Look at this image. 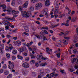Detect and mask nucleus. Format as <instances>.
Masks as SVG:
<instances>
[{
  "label": "nucleus",
  "mask_w": 78,
  "mask_h": 78,
  "mask_svg": "<svg viewBox=\"0 0 78 78\" xmlns=\"http://www.w3.org/2000/svg\"><path fill=\"white\" fill-rule=\"evenodd\" d=\"M6 56L8 59H9L10 58V54L9 53H7L6 54Z\"/></svg>",
  "instance_id": "nucleus-23"
},
{
  "label": "nucleus",
  "mask_w": 78,
  "mask_h": 78,
  "mask_svg": "<svg viewBox=\"0 0 78 78\" xmlns=\"http://www.w3.org/2000/svg\"><path fill=\"white\" fill-rule=\"evenodd\" d=\"M58 9H55V10L54 11V12L55 14H58Z\"/></svg>",
  "instance_id": "nucleus-37"
},
{
  "label": "nucleus",
  "mask_w": 78,
  "mask_h": 78,
  "mask_svg": "<svg viewBox=\"0 0 78 78\" xmlns=\"http://www.w3.org/2000/svg\"><path fill=\"white\" fill-rule=\"evenodd\" d=\"M8 10L5 9L3 10V11H4V12H5V11H7L8 12H11V8L9 6H8Z\"/></svg>",
  "instance_id": "nucleus-9"
},
{
  "label": "nucleus",
  "mask_w": 78,
  "mask_h": 78,
  "mask_svg": "<svg viewBox=\"0 0 78 78\" xmlns=\"http://www.w3.org/2000/svg\"><path fill=\"white\" fill-rule=\"evenodd\" d=\"M78 19V18L77 17H74L73 18L72 20H71V22H76V20Z\"/></svg>",
  "instance_id": "nucleus-13"
},
{
  "label": "nucleus",
  "mask_w": 78,
  "mask_h": 78,
  "mask_svg": "<svg viewBox=\"0 0 78 78\" xmlns=\"http://www.w3.org/2000/svg\"><path fill=\"white\" fill-rule=\"evenodd\" d=\"M35 62L34 61V60H32L30 62V64H34Z\"/></svg>",
  "instance_id": "nucleus-38"
},
{
  "label": "nucleus",
  "mask_w": 78,
  "mask_h": 78,
  "mask_svg": "<svg viewBox=\"0 0 78 78\" xmlns=\"http://www.w3.org/2000/svg\"><path fill=\"white\" fill-rule=\"evenodd\" d=\"M4 44H0V48L2 49H4Z\"/></svg>",
  "instance_id": "nucleus-25"
},
{
  "label": "nucleus",
  "mask_w": 78,
  "mask_h": 78,
  "mask_svg": "<svg viewBox=\"0 0 78 78\" xmlns=\"http://www.w3.org/2000/svg\"><path fill=\"white\" fill-rule=\"evenodd\" d=\"M28 1H26L25 3L23 5V8H27L28 7Z\"/></svg>",
  "instance_id": "nucleus-8"
},
{
  "label": "nucleus",
  "mask_w": 78,
  "mask_h": 78,
  "mask_svg": "<svg viewBox=\"0 0 78 78\" xmlns=\"http://www.w3.org/2000/svg\"><path fill=\"white\" fill-rule=\"evenodd\" d=\"M12 74H10L8 76L7 78H12Z\"/></svg>",
  "instance_id": "nucleus-55"
},
{
  "label": "nucleus",
  "mask_w": 78,
  "mask_h": 78,
  "mask_svg": "<svg viewBox=\"0 0 78 78\" xmlns=\"http://www.w3.org/2000/svg\"><path fill=\"white\" fill-rule=\"evenodd\" d=\"M7 25H8L9 27H11L12 28H14V26L13 25H12L9 22H8L7 23Z\"/></svg>",
  "instance_id": "nucleus-15"
},
{
  "label": "nucleus",
  "mask_w": 78,
  "mask_h": 78,
  "mask_svg": "<svg viewBox=\"0 0 78 78\" xmlns=\"http://www.w3.org/2000/svg\"><path fill=\"white\" fill-rule=\"evenodd\" d=\"M9 50H11L12 49V48H13V47L12 46V45L11 44H10L9 45Z\"/></svg>",
  "instance_id": "nucleus-26"
},
{
  "label": "nucleus",
  "mask_w": 78,
  "mask_h": 78,
  "mask_svg": "<svg viewBox=\"0 0 78 78\" xmlns=\"http://www.w3.org/2000/svg\"><path fill=\"white\" fill-rule=\"evenodd\" d=\"M42 6V4L41 3L37 4L35 7V9L36 10L39 9Z\"/></svg>",
  "instance_id": "nucleus-3"
},
{
  "label": "nucleus",
  "mask_w": 78,
  "mask_h": 78,
  "mask_svg": "<svg viewBox=\"0 0 78 78\" xmlns=\"http://www.w3.org/2000/svg\"><path fill=\"white\" fill-rule=\"evenodd\" d=\"M48 59V58H47L43 57V56H42V59H41V61H42V60H46L47 59Z\"/></svg>",
  "instance_id": "nucleus-44"
},
{
  "label": "nucleus",
  "mask_w": 78,
  "mask_h": 78,
  "mask_svg": "<svg viewBox=\"0 0 78 78\" xmlns=\"http://www.w3.org/2000/svg\"><path fill=\"white\" fill-rule=\"evenodd\" d=\"M23 9V8L21 6H20L19 7V11H20L21 12H22V10Z\"/></svg>",
  "instance_id": "nucleus-28"
},
{
  "label": "nucleus",
  "mask_w": 78,
  "mask_h": 78,
  "mask_svg": "<svg viewBox=\"0 0 78 78\" xmlns=\"http://www.w3.org/2000/svg\"><path fill=\"white\" fill-rule=\"evenodd\" d=\"M44 31V33L45 34H48V32L46 30H45Z\"/></svg>",
  "instance_id": "nucleus-64"
},
{
  "label": "nucleus",
  "mask_w": 78,
  "mask_h": 78,
  "mask_svg": "<svg viewBox=\"0 0 78 78\" xmlns=\"http://www.w3.org/2000/svg\"><path fill=\"white\" fill-rule=\"evenodd\" d=\"M5 30H8V29H9V27L8 26H6L5 27Z\"/></svg>",
  "instance_id": "nucleus-50"
},
{
  "label": "nucleus",
  "mask_w": 78,
  "mask_h": 78,
  "mask_svg": "<svg viewBox=\"0 0 78 78\" xmlns=\"http://www.w3.org/2000/svg\"><path fill=\"white\" fill-rule=\"evenodd\" d=\"M68 70H69V71H70V72H72L75 71V70H74L73 69H72L70 68L68 69Z\"/></svg>",
  "instance_id": "nucleus-41"
},
{
  "label": "nucleus",
  "mask_w": 78,
  "mask_h": 78,
  "mask_svg": "<svg viewBox=\"0 0 78 78\" xmlns=\"http://www.w3.org/2000/svg\"><path fill=\"white\" fill-rule=\"evenodd\" d=\"M28 71H24L23 72V73L24 75H26L28 74Z\"/></svg>",
  "instance_id": "nucleus-31"
},
{
  "label": "nucleus",
  "mask_w": 78,
  "mask_h": 78,
  "mask_svg": "<svg viewBox=\"0 0 78 78\" xmlns=\"http://www.w3.org/2000/svg\"><path fill=\"white\" fill-rule=\"evenodd\" d=\"M64 39H70V37H64Z\"/></svg>",
  "instance_id": "nucleus-56"
},
{
  "label": "nucleus",
  "mask_w": 78,
  "mask_h": 78,
  "mask_svg": "<svg viewBox=\"0 0 78 78\" xmlns=\"http://www.w3.org/2000/svg\"><path fill=\"white\" fill-rule=\"evenodd\" d=\"M43 76H42L39 75L38 76V78H43Z\"/></svg>",
  "instance_id": "nucleus-60"
},
{
  "label": "nucleus",
  "mask_w": 78,
  "mask_h": 78,
  "mask_svg": "<svg viewBox=\"0 0 78 78\" xmlns=\"http://www.w3.org/2000/svg\"><path fill=\"white\" fill-rule=\"evenodd\" d=\"M46 51L47 52H48V51H50V52H51V53H52V49H50V48H49L47 47L46 48Z\"/></svg>",
  "instance_id": "nucleus-16"
},
{
  "label": "nucleus",
  "mask_w": 78,
  "mask_h": 78,
  "mask_svg": "<svg viewBox=\"0 0 78 78\" xmlns=\"http://www.w3.org/2000/svg\"><path fill=\"white\" fill-rule=\"evenodd\" d=\"M60 42H61V43H62V42L63 41V44L64 45H67V40H65L64 41H62L60 40L59 41Z\"/></svg>",
  "instance_id": "nucleus-17"
},
{
  "label": "nucleus",
  "mask_w": 78,
  "mask_h": 78,
  "mask_svg": "<svg viewBox=\"0 0 78 78\" xmlns=\"http://www.w3.org/2000/svg\"><path fill=\"white\" fill-rule=\"evenodd\" d=\"M69 33H70L69 31H66V34H64V36H67V35H68L69 34Z\"/></svg>",
  "instance_id": "nucleus-39"
},
{
  "label": "nucleus",
  "mask_w": 78,
  "mask_h": 78,
  "mask_svg": "<svg viewBox=\"0 0 78 78\" xmlns=\"http://www.w3.org/2000/svg\"><path fill=\"white\" fill-rule=\"evenodd\" d=\"M23 51L25 52H28V50L27 49V48L25 47H23Z\"/></svg>",
  "instance_id": "nucleus-24"
},
{
  "label": "nucleus",
  "mask_w": 78,
  "mask_h": 78,
  "mask_svg": "<svg viewBox=\"0 0 78 78\" xmlns=\"http://www.w3.org/2000/svg\"><path fill=\"white\" fill-rule=\"evenodd\" d=\"M55 17V18H56V17H58V16L57 15H54V16L53 15H51V18H53V17Z\"/></svg>",
  "instance_id": "nucleus-35"
},
{
  "label": "nucleus",
  "mask_w": 78,
  "mask_h": 78,
  "mask_svg": "<svg viewBox=\"0 0 78 78\" xmlns=\"http://www.w3.org/2000/svg\"><path fill=\"white\" fill-rule=\"evenodd\" d=\"M24 29L26 32H29V30H28V27L27 26H25L24 27Z\"/></svg>",
  "instance_id": "nucleus-19"
},
{
  "label": "nucleus",
  "mask_w": 78,
  "mask_h": 78,
  "mask_svg": "<svg viewBox=\"0 0 78 78\" xmlns=\"http://www.w3.org/2000/svg\"><path fill=\"white\" fill-rule=\"evenodd\" d=\"M3 49H0L1 53L2 54H3Z\"/></svg>",
  "instance_id": "nucleus-51"
},
{
  "label": "nucleus",
  "mask_w": 78,
  "mask_h": 78,
  "mask_svg": "<svg viewBox=\"0 0 78 78\" xmlns=\"http://www.w3.org/2000/svg\"><path fill=\"white\" fill-rule=\"evenodd\" d=\"M76 58H74L73 59V60L72 61V60L71 59V61L72 62H71L73 63H74V62H75L76 61Z\"/></svg>",
  "instance_id": "nucleus-33"
},
{
  "label": "nucleus",
  "mask_w": 78,
  "mask_h": 78,
  "mask_svg": "<svg viewBox=\"0 0 78 78\" xmlns=\"http://www.w3.org/2000/svg\"><path fill=\"white\" fill-rule=\"evenodd\" d=\"M12 58L13 61H14V60H16V57L15 56H12Z\"/></svg>",
  "instance_id": "nucleus-46"
},
{
  "label": "nucleus",
  "mask_w": 78,
  "mask_h": 78,
  "mask_svg": "<svg viewBox=\"0 0 78 78\" xmlns=\"http://www.w3.org/2000/svg\"><path fill=\"white\" fill-rule=\"evenodd\" d=\"M0 7H3V8L4 9V10L6 9V5L4 4L3 5H0Z\"/></svg>",
  "instance_id": "nucleus-20"
},
{
  "label": "nucleus",
  "mask_w": 78,
  "mask_h": 78,
  "mask_svg": "<svg viewBox=\"0 0 78 78\" xmlns=\"http://www.w3.org/2000/svg\"><path fill=\"white\" fill-rule=\"evenodd\" d=\"M29 9L30 11H33L34 10V7L33 6L30 7L29 8Z\"/></svg>",
  "instance_id": "nucleus-32"
},
{
  "label": "nucleus",
  "mask_w": 78,
  "mask_h": 78,
  "mask_svg": "<svg viewBox=\"0 0 78 78\" xmlns=\"http://www.w3.org/2000/svg\"><path fill=\"white\" fill-rule=\"evenodd\" d=\"M15 0H13L12 2L11 5L12 6H14L15 5Z\"/></svg>",
  "instance_id": "nucleus-30"
},
{
  "label": "nucleus",
  "mask_w": 78,
  "mask_h": 78,
  "mask_svg": "<svg viewBox=\"0 0 78 78\" xmlns=\"http://www.w3.org/2000/svg\"><path fill=\"white\" fill-rule=\"evenodd\" d=\"M40 66L41 67H45L46 65H47V63L46 62H44V63H41L40 64Z\"/></svg>",
  "instance_id": "nucleus-12"
},
{
  "label": "nucleus",
  "mask_w": 78,
  "mask_h": 78,
  "mask_svg": "<svg viewBox=\"0 0 78 78\" xmlns=\"http://www.w3.org/2000/svg\"><path fill=\"white\" fill-rule=\"evenodd\" d=\"M58 8H59L58 4H56L55 5V9H58Z\"/></svg>",
  "instance_id": "nucleus-49"
},
{
  "label": "nucleus",
  "mask_w": 78,
  "mask_h": 78,
  "mask_svg": "<svg viewBox=\"0 0 78 78\" xmlns=\"http://www.w3.org/2000/svg\"><path fill=\"white\" fill-rule=\"evenodd\" d=\"M75 68L76 69H77V70L76 71V73L75 72H74L73 73H75L76 74H77L78 75V66L76 65L75 66Z\"/></svg>",
  "instance_id": "nucleus-11"
},
{
  "label": "nucleus",
  "mask_w": 78,
  "mask_h": 78,
  "mask_svg": "<svg viewBox=\"0 0 78 78\" xmlns=\"http://www.w3.org/2000/svg\"><path fill=\"white\" fill-rule=\"evenodd\" d=\"M73 52L74 53H76V50L74 49L73 50Z\"/></svg>",
  "instance_id": "nucleus-62"
},
{
  "label": "nucleus",
  "mask_w": 78,
  "mask_h": 78,
  "mask_svg": "<svg viewBox=\"0 0 78 78\" xmlns=\"http://www.w3.org/2000/svg\"><path fill=\"white\" fill-rule=\"evenodd\" d=\"M12 13L13 14V15H14V14H16V11L14 10H12Z\"/></svg>",
  "instance_id": "nucleus-42"
},
{
  "label": "nucleus",
  "mask_w": 78,
  "mask_h": 78,
  "mask_svg": "<svg viewBox=\"0 0 78 78\" xmlns=\"http://www.w3.org/2000/svg\"><path fill=\"white\" fill-rule=\"evenodd\" d=\"M14 73L15 75H18V72H15Z\"/></svg>",
  "instance_id": "nucleus-58"
},
{
  "label": "nucleus",
  "mask_w": 78,
  "mask_h": 78,
  "mask_svg": "<svg viewBox=\"0 0 78 78\" xmlns=\"http://www.w3.org/2000/svg\"><path fill=\"white\" fill-rule=\"evenodd\" d=\"M64 25H65V26H66L67 27H69V24L68 23H64Z\"/></svg>",
  "instance_id": "nucleus-53"
},
{
  "label": "nucleus",
  "mask_w": 78,
  "mask_h": 78,
  "mask_svg": "<svg viewBox=\"0 0 78 78\" xmlns=\"http://www.w3.org/2000/svg\"><path fill=\"white\" fill-rule=\"evenodd\" d=\"M17 57L18 58V59H21V60H22V59H23V57L19 55H17Z\"/></svg>",
  "instance_id": "nucleus-22"
},
{
  "label": "nucleus",
  "mask_w": 78,
  "mask_h": 78,
  "mask_svg": "<svg viewBox=\"0 0 78 78\" xmlns=\"http://www.w3.org/2000/svg\"><path fill=\"white\" fill-rule=\"evenodd\" d=\"M44 12H45L46 13L45 14V15H46V18H48V14H47V12H48V9H46V10H44Z\"/></svg>",
  "instance_id": "nucleus-18"
},
{
  "label": "nucleus",
  "mask_w": 78,
  "mask_h": 78,
  "mask_svg": "<svg viewBox=\"0 0 78 78\" xmlns=\"http://www.w3.org/2000/svg\"><path fill=\"white\" fill-rule=\"evenodd\" d=\"M22 15L24 17H29L31 14L30 11H28L27 12L26 11H23L21 12Z\"/></svg>",
  "instance_id": "nucleus-1"
},
{
  "label": "nucleus",
  "mask_w": 78,
  "mask_h": 78,
  "mask_svg": "<svg viewBox=\"0 0 78 78\" xmlns=\"http://www.w3.org/2000/svg\"><path fill=\"white\" fill-rule=\"evenodd\" d=\"M59 23H58L56 25H55L54 26V27H55V28L57 27H58V26H59Z\"/></svg>",
  "instance_id": "nucleus-57"
},
{
  "label": "nucleus",
  "mask_w": 78,
  "mask_h": 78,
  "mask_svg": "<svg viewBox=\"0 0 78 78\" xmlns=\"http://www.w3.org/2000/svg\"><path fill=\"white\" fill-rule=\"evenodd\" d=\"M55 73L53 72L51 73L50 74V76L48 77V78H51V77H53L55 76Z\"/></svg>",
  "instance_id": "nucleus-14"
},
{
  "label": "nucleus",
  "mask_w": 78,
  "mask_h": 78,
  "mask_svg": "<svg viewBox=\"0 0 78 78\" xmlns=\"http://www.w3.org/2000/svg\"><path fill=\"white\" fill-rule=\"evenodd\" d=\"M23 55L24 56H28V54L26 52H24L23 53Z\"/></svg>",
  "instance_id": "nucleus-36"
},
{
  "label": "nucleus",
  "mask_w": 78,
  "mask_h": 78,
  "mask_svg": "<svg viewBox=\"0 0 78 78\" xmlns=\"http://www.w3.org/2000/svg\"><path fill=\"white\" fill-rule=\"evenodd\" d=\"M37 1V0H31V2L32 3H35V2H36Z\"/></svg>",
  "instance_id": "nucleus-45"
},
{
  "label": "nucleus",
  "mask_w": 78,
  "mask_h": 78,
  "mask_svg": "<svg viewBox=\"0 0 78 78\" xmlns=\"http://www.w3.org/2000/svg\"><path fill=\"white\" fill-rule=\"evenodd\" d=\"M23 48H22L20 49V53H21L23 52Z\"/></svg>",
  "instance_id": "nucleus-34"
},
{
  "label": "nucleus",
  "mask_w": 78,
  "mask_h": 78,
  "mask_svg": "<svg viewBox=\"0 0 78 78\" xmlns=\"http://www.w3.org/2000/svg\"><path fill=\"white\" fill-rule=\"evenodd\" d=\"M30 56L31 57V59H33V58H36L35 56H34V55H33L31 54H30Z\"/></svg>",
  "instance_id": "nucleus-29"
},
{
  "label": "nucleus",
  "mask_w": 78,
  "mask_h": 78,
  "mask_svg": "<svg viewBox=\"0 0 78 78\" xmlns=\"http://www.w3.org/2000/svg\"><path fill=\"white\" fill-rule=\"evenodd\" d=\"M44 1L45 2V5L46 6H48L50 5V2L49 0H44Z\"/></svg>",
  "instance_id": "nucleus-6"
},
{
  "label": "nucleus",
  "mask_w": 78,
  "mask_h": 78,
  "mask_svg": "<svg viewBox=\"0 0 78 78\" xmlns=\"http://www.w3.org/2000/svg\"><path fill=\"white\" fill-rule=\"evenodd\" d=\"M13 43L15 45H18V46L21 45V42L20 41H14L13 42Z\"/></svg>",
  "instance_id": "nucleus-5"
},
{
  "label": "nucleus",
  "mask_w": 78,
  "mask_h": 78,
  "mask_svg": "<svg viewBox=\"0 0 78 78\" xmlns=\"http://www.w3.org/2000/svg\"><path fill=\"white\" fill-rule=\"evenodd\" d=\"M4 74L5 75H7L9 74V72L6 70L4 72Z\"/></svg>",
  "instance_id": "nucleus-21"
},
{
  "label": "nucleus",
  "mask_w": 78,
  "mask_h": 78,
  "mask_svg": "<svg viewBox=\"0 0 78 78\" xmlns=\"http://www.w3.org/2000/svg\"><path fill=\"white\" fill-rule=\"evenodd\" d=\"M35 65L36 67H38V66H39V64L37 63H35Z\"/></svg>",
  "instance_id": "nucleus-63"
},
{
  "label": "nucleus",
  "mask_w": 78,
  "mask_h": 78,
  "mask_svg": "<svg viewBox=\"0 0 78 78\" xmlns=\"http://www.w3.org/2000/svg\"><path fill=\"white\" fill-rule=\"evenodd\" d=\"M25 61H27V62H28V61H29V58L28 57H26L25 58Z\"/></svg>",
  "instance_id": "nucleus-48"
},
{
  "label": "nucleus",
  "mask_w": 78,
  "mask_h": 78,
  "mask_svg": "<svg viewBox=\"0 0 78 78\" xmlns=\"http://www.w3.org/2000/svg\"><path fill=\"white\" fill-rule=\"evenodd\" d=\"M9 20H15V18L13 16V17L11 19H9Z\"/></svg>",
  "instance_id": "nucleus-54"
},
{
  "label": "nucleus",
  "mask_w": 78,
  "mask_h": 78,
  "mask_svg": "<svg viewBox=\"0 0 78 78\" xmlns=\"http://www.w3.org/2000/svg\"><path fill=\"white\" fill-rule=\"evenodd\" d=\"M43 40H44V41H45V40H47V38L45 37V36H44L43 37Z\"/></svg>",
  "instance_id": "nucleus-61"
},
{
  "label": "nucleus",
  "mask_w": 78,
  "mask_h": 78,
  "mask_svg": "<svg viewBox=\"0 0 78 78\" xmlns=\"http://www.w3.org/2000/svg\"><path fill=\"white\" fill-rule=\"evenodd\" d=\"M4 70H3V69H1L0 70V73H3Z\"/></svg>",
  "instance_id": "nucleus-52"
},
{
  "label": "nucleus",
  "mask_w": 78,
  "mask_h": 78,
  "mask_svg": "<svg viewBox=\"0 0 78 78\" xmlns=\"http://www.w3.org/2000/svg\"><path fill=\"white\" fill-rule=\"evenodd\" d=\"M12 53L13 55H16L17 53V51L16 50H13L12 51Z\"/></svg>",
  "instance_id": "nucleus-27"
},
{
  "label": "nucleus",
  "mask_w": 78,
  "mask_h": 78,
  "mask_svg": "<svg viewBox=\"0 0 78 78\" xmlns=\"http://www.w3.org/2000/svg\"><path fill=\"white\" fill-rule=\"evenodd\" d=\"M5 50H6V51H9V47H8L7 46H6L5 48Z\"/></svg>",
  "instance_id": "nucleus-43"
},
{
  "label": "nucleus",
  "mask_w": 78,
  "mask_h": 78,
  "mask_svg": "<svg viewBox=\"0 0 78 78\" xmlns=\"http://www.w3.org/2000/svg\"><path fill=\"white\" fill-rule=\"evenodd\" d=\"M56 55H57V58H60V55H61V54H60V53L57 54Z\"/></svg>",
  "instance_id": "nucleus-40"
},
{
  "label": "nucleus",
  "mask_w": 78,
  "mask_h": 78,
  "mask_svg": "<svg viewBox=\"0 0 78 78\" xmlns=\"http://www.w3.org/2000/svg\"><path fill=\"white\" fill-rule=\"evenodd\" d=\"M42 55H38L37 56V58L38 60L42 61Z\"/></svg>",
  "instance_id": "nucleus-7"
},
{
  "label": "nucleus",
  "mask_w": 78,
  "mask_h": 78,
  "mask_svg": "<svg viewBox=\"0 0 78 78\" xmlns=\"http://www.w3.org/2000/svg\"><path fill=\"white\" fill-rule=\"evenodd\" d=\"M58 47H62V45H61V44H58Z\"/></svg>",
  "instance_id": "nucleus-59"
},
{
  "label": "nucleus",
  "mask_w": 78,
  "mask_h": 78,
  "mask_svg": "<svg viewBox=\"0 0 78 78\" xmlns=\"http://www.w3.org/2000/svg\"><path fill=\"white\" fill-rule=\"evenodd\" d=\"M44 35H45L44 31V30L41 31L40 33V37H43Z\"/></svg>",
  "instance_id": "nucleus-10"
},
{
  "label": "nucleus",
  "mask_w": 78,
  "mask_h": 78,
  "mask_svg": "<svg viewBox=\"0 0 78 78\" xmlns=\"http://www.w3.org/2000/svg\"><path fill=\"white\" fill-rule=\"evenodd\" d=\"M60 71L61 72V73H65V72H64V70L60 69Z\"/></svg>",
  "instance_id": "nucleus-47"
},
{
  "label": "nucleus",
  "mask_w": 78,
  "mask_h": 78,
  "mask_svg": "<svg viewBox=\"0 0 78 78\" xmlns=\"http://www.w3.org/2000/svg\"><path fill=\"white\" fill-rule=\"evenodd\" d=\"M9 66L8 67L9 69H13L14 67V63L13 62H11V61H9Z\"/></svg>",
  "instance_id": "nucleus-2"
},
{
  "label": "nucleus",
  "mask_w": 78,
  "mask_h": 78,
  "mask_svg": "<svg viewBox=\"0 0 78 78\" xmlns=\"http://www.w3.org/2000/svg\"><path fill=\"white\" fill-rule=\"evenodd\" d=\"M22 66L25 69H28L30 67L29 63L27 62H25L22 64Z\"/></svg>",
  "instance_id": "nucleus-4"
}]
</instances>
